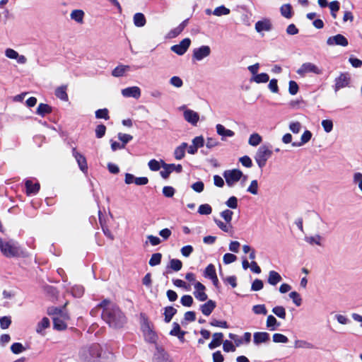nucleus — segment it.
Here are the masks:
<instances>
[{"instance_id": "1", "label": "nucleus", "mask_w": 362, "mask_h": 362, "mask_svg": "<svg viewBox=\"0 0 362 362\" xmlns=\"http://www.w3.org/2000/svg\"><path fill=\"white\" fill-rule=\"evenodd\" d=\"M103 309L101 317L110 327L119 328L126 322V317L119 307L107 299L103 300L97 305Z\"/></svg>"}, {"instance_id": "2", "label": "nucleus", "mask_w": 362, "mask_h": 362, "mask_svg": "<svg viewBox=\"0 0 362 362\" xmlns=\"http://www.w3.org/2000/svg\"><path fill=\"white\" fill-rule=\"evenodd\" d=\"M80 356L86 362H94L101 356V346L98 344H93L83 348L80 352Z\"/></svg>"}, {"instance_id": "3", "label": "nucleus", "mask_w": 362, "mask_h": 362, "mask_svg": "<svg viewBox=\"0 0 362 362\" xmlns=\"http://www.w3.org/2000/svg\"><path fill=\"white\" fill-rule=\"evenodd\" d=\"M0 249L1 252L8 257L17 256L20 253L18 243L13 240L3 241L0 238Z\"/></svg>"}, {"instance_id": "4", "label": "nucleus", "mask_w": 362, "mask_h": 362, "mask_svg": "<svg viewBox=\"0 0 362 362\" xmlns=\"http://www.w3.org/2000/svg\"><path fill=\"white\" fill-rule=\"evenodd\" d=\"M272 151L269 149V146L262 145L257 149L255 160L260 168L265 166L267 160L272 156Z\"/></svg>"}, {"instance_id": "5", "label": "nucleus", "mask_w": 362, "mask_h": 362, "mask_svg": "<svg viewBox=\"0 0 362 362\" xmlns=\"http://www.w3.org/2000/svg\"><path fill=\"white\" fill-rule=\"evenodd\" d=\"M223 176L228 187H233L243 176L244 177V180L247 178V176H244L242 171L238 169L225 170L223 173Z\"/></svg>"}, {"instance_id": "6", "label": "nucleus", "mask_w": 362, "mask_h": 362, "mask_svg": "<svg viewBox=\"0 0 362 362\" xmlns=\"http://www.w3.org/2000/svg\"><path fill=\"white\" fill-rule=\"evenodd\" d=\"M53 327L54 329L58 331H62L67 328V322L69 320V315L67 312L53 317Z\"/></svg>"}, {"instance_id": "7", "label": "nucleus", "mask_w": 362, "mask_h": 362, "mask_svg": "<svg viewBox=\"0 0 362 362\" xmlns=\"http://www.w3.org/2000/svg\"><path fill=\"white\" fill-rule=\"evenodd\" d=\"M141 330L145 340L149 343H156L158 337L156 332L153 330L150 323L147 320H144L141 324Z\"/></svg>"}, {"instance_id": "8", "label": "nucleus", "mask_w": 362, "mask_h": 362, "mask_svg": "<svg viewBox=\"0 0 362 362\" xmlns=\"http://www.w3.org/2000/svg\"><path fill=\"white\" fill-rule=\"evenodd\" d=\"M334 86V91L337 93L341 88L349 87L351 82V76L348 73H341L335 78Z\"/></svg>"}, {"instance_id": "9", "label": "nucleus", "mask_w": 362, "mask_h": 362, "mask_svg": "<svg viewBox=\"0 0 362 362\" xmlns=\"http://www.w3.org/2000/svg\"><path fill=\"white\" fill-rule=\"evenodd\" d=\"M250 71V78L249 79L250 83H265L269 81V76L266 73H259V69H249Z\"/></svg>"}, {"instance_id": "10", "label": "nucleus", "mask_w": 362, "mask_h": 362, "mask_svg": "<svg viewBox=\"0 0 362 362\" xmlns=\"http://www.w3.org/2000/svg\"><path fill=\"white\" fill-rule=\"evenodd\" d=\"M162 167L163 170L160 172V174L164 179H167L170 174L173 171L181 173L182 170V166L180 164H167L162 161Z\"/></svg>"}, {"instance_id": "11", "label": "nucleus", "mask_w": 362, "mask_h": 362, "mask_svg": "<svg viewBox=\"0 0 362 362\" xmlns=\"http://www.w3.org/2000/svg\"><path fill=\"white\" fill-rule=\"evenodd\" d=\"M191 45V40L188 37L183 39L179 44L174 45L170 49L177 55H183Z\"/></svg>"}, {"instance_id": "12", "label": "nucleus", "mask_w": 362, "mask_h": 362, "mask_svg": "<svg viewBox=\"0 0 362 362\" xmlns=\"http://www.w3.org/2000/svg\"><path fill=\"white\" fill-rule=\"evenodd\" d=\"M211 54V48L208 45H202L193 50L192 58L197 61H201Z\"/></svg>"}, {"instance_id": "13", "label": "nucleus", "mask_w": 362, "mask_h": 362, "mask_svg": "<svg viewBox=\"0 0 362 362\" xmlns=\"http://www.w3.org/2000/svg\"><path fill=\"white\" fill-rule=\"evenodd\" d=\"M327 44L328 45L346 47L349 45V41L343 35L337 34L336 35L329 37L327 40Z\"/></svg>"}, {"instance_id": "14", "label": "nucleus", "mask_w": 362, "mask_h": 362, "mask_svg": "<svg viewBox=\"0 0 362 362\" xmlns=\"http://www.w3.org/2000/svg\"><path fill=\"white\" fill-rule=\"evenodd\" d=\"M181 109L185 110L183 112L185 119L191 124L196 126L199 119V114L192 110L185 109V106L182 107Z\"/></svg>"}, {"instance_id": "15", "label": "nucleus", "mask_w": 362, "mask_h": 362, "mask_svg": "<svg viewBox=\"0 0 362 362\" xmlns=\"http://www.w3.org/2000/svg\"><path fill=\"white\" fill-rule=\"evenodd\" d=\"M194 297L199 300V301H205L208 298L207 294L205 293V286L202 283L197 281L194 285Z\"/></svg>"}, {"instance_id": "16", "label": "nucleus", "mask_w": 362, "mask_h": 362, "mask_svg": "<svg viewBox=\"0 0 362 362\" xmlns=\"http://www.w3.org/2000/svg\"><path fill=\"white\" fill-rule=\"evenodd\" d=\"M124 182L127 185L134 183L136 185H145L148 184V179L146 177H136L131 173H126Z\"/></svg>"}, {"instance_id": "17", "label": "nucleus", "mask_w": 362, "mask_h": 362, "mask_svg": "<svg viewBox=\"0 0 362 362\" xmlns=\"http://www.w3.org/2000/svg\"><path fill=\"white\" fill-rule=\"evenodd\" d=\"M72 154L75 158L80 170L85 173H87L88 165L84 156L78 152L75 148H74L72 150Z\"/></svg>"}, {"instance_id": "18", "label": "nucleus", "mask_w": 362, "mask_h": 362, "mask_svg": "<svg viewBox=\"0 0 362 362\" xmlns=\"http://www.w3.org/2000/svg\"><path fill=\"white\" fill-rule=\"evenodd\" d=\"M255 30L257 33L262 31H269L272 29V24L269 19L264 18L261 21H258L255 23Z\"/></svg>"}, {"instance_id": "19", "label": "nucleus", "mask_w": 362, "mask_h": 362, "mask_svg": "<svg viewBox=\"0 0 362 362\" xmlns=\"http://www.w3.org/2000/svg\"><path fill=\"white\" fill-rule=\"evenodd\" d=\"M122 94L124 97L126 98H139L141 95L140 88L137 86L129 87L123 89L122 90Z\"/></svg>"}, {"instance_id": "20", "label": "nucleus", "mask_w": 362, "mask_h": 362, "mask_svg": "<svg viewBox=\"0 0 362 362\" xmlns=\"http://www.w3.org/2000/svg\"><path fill=\"white\" fill-rule=\"evenodd\" d=\"M217 134L221 136V139L223 141L226 137H233L235 135V132L230 129H226L225 127L221 124H218L216 126Z\"/></svg>"}, {"instance_id": "21", "label": "nucleus", "mask_w": 362, "mask_h": 362, "mask_svg": "<svg viewBox=\"0 0 362 362\" xmlns=\"http://www.w3.org/2000/svg\"><path fill=\"white\" fill-rule=\"evenodd\" d=\"M216 306L215 301L209 300L206 303L201 305L200 309L204 315L209 316L213 312Z\"/></svg>"}, {"instance_id": "22", "label": "nucleus", "mask_w": 362, "mask_h": 362, "mask_svg": "<svg viewBox=\"0 0 362 362\" xmlns=\"http://www.w3.org/2000/svg\"><path fill=\"white\" fill-rule=\"evenodd\" d=\"M269 339V334L265 332H255L253 341L255 344L267 342Z\"/></svg>"}, {"instance_id": "23", "label": "nucleus", "mask_w": 362, "mask_h": 362, "mask_svg": "<svg viewBox=\"0 0 362 362\" xmlns=\"http://www.w3.org/2000/svg\"><path fill=\"white\" fill-rule=\"evenodd\" d=\"M223 334L221 332H216L213 334V339L209 344V348L210 349H214L218 347L223 341Z\"/></svg>"}, {"instance_id": "24", "label": "nucleus", "mask_w": 362, "mask_h": 362, "mask_svg": "<svg viewBox=\"0 0 362 362\" xmlns=\"http://www.w3.org/2000/svg\"><path fill=\"white\" fill-rule=\"evenodd\" d=\"M188 144L185 142L182 143L180 146H177L174 151V156L176 160H181L185 156V151Z\"/></svg>"}, {"instance_id": "25", "label": "nucleus", "mask_w": 362, "mask_h": 362, "mask_svg": "<svg viewBox=\"0 0 362 362\" xmlns=\"http://www.w3.org/2000/svg\"><path fill=\"white\" fill-rule=\"evenodd\" d=\"M50 325L49 320L45 317L40 321L36 326V332L42 336L45 334L44 330L48 328Z\"/></svg>"}, {"instance_id": "26", "label": "nucleus", "mask_w": 362, "mask_h": 362, "mask_svg": "<svg viewBox=\"0 0 362 362\" xmlns=\"http://www.w3.org/2000/svg\"><path fill=\"white\" fill-rule=\"evenodd\" d=\"M280 12L281 16L287 19L291 18L294 13L291 4H283L280 7Z\"/></svg>"}, {"instance_id": "27", "label": "nucleus", "mask_w": 362, "mask_h": 362, "mask_svg": "<svg viewBox=\"0 0 362 362\" xmlns=\"http://www.w3.org/2000/svg\"><path fill=\"white\" fill-rule=\"evenodd\" d=\"M281 276L276 271H270L267 279V282L272 286H276L281 281Z\"/></svg>"}, {"instance_id": "28", "label": "nucleus", "mask_w": 362, "mask_h": 362, "mask_svg": "<svg viewBox=\"0 0 362 362\" xmlns=\"http://www.w3.org/2000/svg\"><path fill=\"white\" fill-rule=\"evenodd\" d=\"M311 137H312V133L310 131L306 130L301 135L300 141V142H293L291 144V145L293 147L301 146L303 144L308 143L310 140Z\"/></svg>"}, {"instance_id": "29", "label": "nucleus", "mask_w": 362, "mask_h": 362, "mask_svg": "<svg viewBox=\"0 0 362 362\" xmlns=\"http://www.w3.org/2000/svg\"><path fill=\"white\" fill-rule=\"evenodd\" d=\"M134 24L136 27H143L146 25V19L144 13H136L134 16Z\"/></svg>"}, {"instance_id": "30", "label": "nucleus", "mask_w": 362, "mask_h": 362, "mask_svg": "<svg viewBox=\"0 0 362 362\" xmlns=\"http://www.w3.org/2000/svg\"><path fill=\"white\" fill-rule=\"evenodd\" d=\"M25 187L26 192L28 194H36L40 189V184L39 183H33L30 180H27L25 182Z\"/></svg>"}, {"instance_id": "31", "label": "nucleus", "mask_w": 362, "mask_h": 362, "mask_svg": "<svg viewBox=\"0 0 362 362\" xmlns=\"http://www.w3.org/2000/svg\"><path fill=\"white\" fill-rule=\"evenodd\" d=\"M305 240L306 243H308V244H310L311 245H316L318 246H322V237L321 235L317 234L313 236L305 237Z\"/></svg>"}, {"instance_id": "32", "label": "nucleus", "mask_w": 362, "mask_h": 362, "mask_svg": "<svg viewBox=\"0 0 362 362\" xmlns=\"http://www.w3.org/2000/svg\"><path fill=\"white\" fill-rule=\"evenodd\" d=\"M51 112V107L45 103H40L36 110V113L42 117H44L45 115L49 114Z\"/></svg>"}, {"instance_id": "33", "label": "nucleus", "mask_w": 362, "mask_h": 362, "mask_svg": "<svg viewBox=\"0 0 362 362\" xmlns=\"http://www.w3.org/2000/svg\"><path fill=\"white\" fill-rule=\"evenodd\" d=\"M177 310L172 307L168 306L165 308L164 315H165V322L168 323L171 321L173 317L176 314Z\"/></svg>"}, {"instance_id": "34", "label": "nucleus", "mask_w": 362, "mask_h": 362, "mask_svg": "<svg viewBox=\"0 0 362 362\" xmlns=\"http://www.w3.org/2000/svg\"><path fill=\"white\" fill-rule=\"evenodd\" d=\"M262 141V136L258 133H252L248 139V144L252 146H257Z\"/></svg>"}, {"instance_id": "35", "label": "nucleus", "mask_w": 362, "mask_h": 362, "mask_svg": "<svg viewBox=\"0 0 362 362\" xmlns=\"http://www.w3.org/2000/svg\"><path fill=\"white\" fill-rule=\"evenodd\" d=\"M214 222L216 223L217 226L223 232L230 233V232H231V230L233 229V226L230 224V223H227L226 222L223 223V221L216 219V218L214 219Z\"/></svg>"}, {"instance_id": "36", "label": "nucleus", "mask_w": 362, "mask_h": 362, "mask_svg": "<svg viewBox=\"0 0 362 362\" xmlns=\"http://www.w3.org/2000/svg\"><path fill=\"white\" fill-rule=\"evenodd\" d=\"M84 16V12L80 9H76L72 11L71 13V19L74 20L77 23H82Z\"/></svg>"}, {"instance_id": "37", "label": "nucleus", "mask_w": 362, "mask_h": 362, "mask_svg": "<svg viewBox=\"0 0 362 362\" xmlns=\"http://www.w3.org/2000/svg\"><path fill=\"white\" fill-rule=\"evenodd\" d=\"M66 86H61L57 88L55 91L56 96L64 101L68 100V95L66 93Z\"/></svg>"}, {"instance_id": "38", "label": "nucleus", "mask_w": 362, "mask_h": 362, "mask_svg": "<svg viewBox=\"0 0 362 362\" xmlns=\"http://www.w3.org/2000/svg\"><path fill=\"white\" fill-rule=\"evenodd\" d=\"M280 323L277 322L276 319L273 315H269L267 319V327L272 331L275 330L276 327H279Z\"/></svg>"}, {"instance_id": "39", "label": "nucleus", "mask_w": 362, "mask_h": 362, "mask_svg": "<svg viewBox=\"0 0 362 362\" xmlns=\"http://www.w3.org/2000/svg\"><path fill=\"white\" fill-rule=\"evenodd\" d=\"M230 12V9L226 8L224 5L219 6L216 7L214 11L213 14L216 16H221L223 15H228Z\"/></svg>"}, {"instance_id": "40", "label": "nucleus", "mask_w": 362, "mask_h": 362, "mask_svg": "<svg viewBox=\"0 0 362 362\" xmlns=\"http://www.w3.org/2000/svg\"><path fill=\"white\" fill-rule=\"evenodd\" d=\"M204 276L206 278L211 279L216 276V269L214 264H209L205 269Z\"/></svg>"}, {"instance_id": "41", "label": "nucleus", "mask_w": 362, "mask_h": 362, "mask_svg": "<svg viewBox=\"0 0 362 362\" xmlns=\"http://www.w3.org/2000/svg\"><path fill=\"white\" fill-rule=\"evenodd\" d=\"M161 259H162L161 253H159V252L154 253L151 255V257L148 263H149L150 266L155 267L156 265H158L160 263Z\"/></svg>"}, {"instance_id": "42", "label": "nucleus", "mask_w": 362, "mask_h": 362, "mask_svg": "<svg viewBox=\"0 0 362 362\" xmlns=\"http://www.w3.org/2000/svg\"><path fill=\"white\" fill-rule=\"evenodd\" d=\"M272 313L281 319L284 320L286 318V310L283 306H276L273 308Z\"/></svg>"}, {"instance_id": "43", "label": "nucleus", "mask_w": 362, "mask_h": 362, "mask_svg": "<svg viewBox=\"0 0 362 362\" xmlns=\"http://www.w3.org/2000/svg\"><path fill=\"white\" fill-rule=\"evenodd\" d=\"M182 263L180 259H172L170 261L169 267L175 272H178L182 269Z\"/></svg>"}, {"instance_id": "44", "label": "nucleus", "mask_w": 362, "mask_h": 362, "mask_svg": "<svg viewBox=\"0 0 362 362\" xmlns=\"http://www.w3.org/2000/svg\"><path fill=\"white\" fill-rule=\"evenodd\" d=\"M212 212L211 206L208 204H201L198 209V213L201 215H209Z\"/></svg>"}, {"instance_id": "45", "label": "nucleus", "mask_w": 362, "mask_h": 362, "mask_svg": "<svg viewBox=\"0 0 362 362\" xmlns=\"http://www.w3.org/2000/svg\"><path fill=\"white\" fill-rule=\"evenodd\" d=\"M353 183L357 185L359 190L362 192V173L357 172L353 175Z\"/></svg>"}, {"instance_id": "46", "label": "nucleus", "mask_w": 362, "mask_h": 362, "mask_svg": "<svg viewBox=\"0 0 362 362\" xmlns=\"http://www.w3.org/2000/svg\"><path fill=\"white\" fill-rule=\"evenodd\" d=\"M258 187L259 185L257 180H252L250 185L247 189V192L252 194L256 195L258 194Z\"/></svg>"}, {"instance_id": "47", "label": "nucleus", "mask_w": 362, "mask_h": 362, "mask_svg": "<svg viewBox=\"0 0 362 362\" xmlns=\"http://www.w3.org/2000/svg\"><path fill=\"white\" fill-rule=\"evenodd\" d=\"M66 312L64 308H59L56 307L49 308L47 310V314L50 316L55 317Z\"/></svg>"}, {"instance_id": "48", "label": "nucleus", "mask_w": 362, "mask_h": 362, "mask_svg": "<svg viewBox=\"0 0 362 362\" xmlns=\"http://www.w3.org/2000/svg\"><path fill=\"white\" fill-rule=\"evenodd\" d=\"M252 311L256 315H267V310L264 304L256 305L252 307Z\"/></svg>"}, {"instance_id": "49", "label": "nucleus", "mask_w": 362, "mask_h": 362, "mask_svg": "<svg viewBox=\"0 0 362 362\" xmlns=\"http://www.w3.org/2000/svg\"><path fill=\"white\" fill-rule=\"evenodd\" d=\"M289 297L292 299L296 306H300L302 303V298L298 293L292 291L289 293Z\"/></svg>"}, {"instance_id": "50", "label": "nucleus", "mask_w": 362, "mask_h": 362, "mask_svg": "<svg viewBox=\"0 0 362 362\" xmlns=\"http://www.w3.org/2000/svg\"><path fill=\"white\" fill-rule=\"evenodd\" d=\"M11 351L15 354H18L25 351V348L21 343H13L11 346Z\"/></svg>"}, {"instance_id": "51", "label": "nucleus", "mask_w": 362, "mask_h": 362, "mask_svg": "<svg viewBox=\"0 0 362 362\" xmlns=\"http://www.w3.org/2000/svg\"><path fill=\"white\" fill-rule=\"evenodd\" d=\"M296 348L312 349L313 344L304 340H296L294 344Z\"/></svg>"}, {"instance_id": "52", "label": "nucleus", "mask_w": 362, "mask_h": 362, "mask_svg": "<svg viewBox=\"0 0 362 362\" xmlns=\"http://www.w3.org/2000/svg\"><path fill=\"white\" fill-rule=\"evenodd\" d=\"M299 90L298 85L294 81H290L288 83V92L291 95H295L298 93Z\"/></svg>"}, {"instance_id": "53", "label": "nucleus", "mask_w": 362, "mask_h": 362, "mask_svg": "<svg viewBox=\"0 0 362 362\" xmlns=\"http://www.w3.org/2000/svg\"><path fill=\"white\" fill-rule=\"evenodd\" d=\"M233 212L229 209H226L221 213V216L227 223H230L232 221Z\"/></svg>"}, {"instance_id": "54", "label": "nucleus", "mask_w": 362, "mask_h": 362, "mask_svg": "<svg viewBox=\"0 0 362 362\" xmlns=\"http://www.w3.org/2000/svg\"><path fill=\"white\" fill-rule=\"evenodd\" d=\"M322 126L326 133H329L332 131L333 122L331 119H323L322 121Z\"/></svg>"}, {"instance_id": "55", "label": "nucleus", "mask_w": 362, "mask_h": 362, "mask_svg": "<svg viewBox=\"0 0 362 362\" xmlns=\"http://www.w3.org/2000/svg\"><path fill=\"white\" fill-rule=\"evenodd\" d=\"M273 341L275 343H287L288 339L282 334L276 333L273 335Z\"/></svg>"}, {"instance_id": "56", "label": "nucleus", "mask_w": 362, "mask_h": 362, "mask_svg": "<svg viewBox=\"0 0 362 362\" xmlns=\"http://www.w3.org/2000/svg\"><path fill=\"white\" fill-rule=\"evenodd\" d=\"M95 117L98 119H108L109 115H108V110L106 108L104 109H99L95 111Z\"/></svg>"}, {"instance_id": "57", "label": "nucleus", "mask_w": 362, "mask_h": 362, "mask_svg": "<svg viewBox=\"0 0 362 362\" xmlns=\"http://www.w3.org/2000/svg\"><path fill=\"white\" fill-rule=\"evenodd\" d=\"M302 125L299 122H291L289 124V129L293 133V134H298L301 130Z\"/></svg>"}, {"instance_id": "58", "label": "nucleus", "mask_w": 362, "mask_h": 362, "mask_svg": "<svg viewBox=\"0 0 362 362\" xmlns=\"http://www.w3.org/2000/svg\"><path fill=\"white\" fill-rule=\"evenodd\" d=\"M193 298L189 295H185L181 298L180 302L182 305L190 307L193 303Z\"/></svg>"}, {"instance_id": "59", "label": "nucleus", "mask_w": 362, "mask_h": 362, "mask_svg": "<svg viewBox=\"0 0 362 362\" xmlns=\"http://www.w3.org/2000/svg\"><path fill=\"white\" fill-rule=\"evenodd\" d=\"M237 259V257L231 253H226L223 255V261L224 264H228L234 262Z\"/></svg>"}, {"instance_id": "60", "label": "nucleus", "mask_w": 362, "mask_h": 362, "mask_svg": "<svg viewBox=\"0 0 362 362\" xmlns=\"http://www.w3.org/2000/svg\"><path fill=\"white\" fill-rule=\"evenodd\" d=\"M263 286H264L263 281L260 279H257L252 282V286H251V289H252V291H260L261 289H262Z\"/></svg>"}, {"instance_id": "61", "label": "nucleus", "mask_w": 362, "mask_h": 362, "mask_svg": "<svg viewBox=\"0 0 362 362\" xmlns=\"http://www.w3.org/2000/svg\"><path fill=\"white\" fill-rule=\"evenodd\" d=\"M223 349L224 351L229 352L232 351L234 352L235 351V347L233 344V343L230 341L226 340L223 342Z\"/></svg>"}, {"instance_id": "62", "label": "nucleus", "mask_w": 362, "mask_h": 362, "mask_svg": "<svg viewBox=\"0 0 362 362\" xmlns=\"http://www.w3.org/2000/svg\"><path fill=\"white\" fill-rule=\"evenodd\" d=\"M269 85L268 88L271 90V92L274 93H279V86L277 84V80L275 78H273L270 81H269Z\"/></svg>"}, {"instance_id": "63", "label": "nucleus", "mask_w": 362, "mask_h": 362, "mask_svg": "<svg viewBox=\"0 0 362 362\" xmlns=\"http://www.w3.org/2000/svg\"><path fill=\"white\" fill-rule=\"evenodd\" d=\"M106 132V127L103 124H99L96 127L95 129V135L96 137L98 139L102 138L105 134Z\"/></svg>"}, {"instance_id": "64", "label": "nucleus", "mask_w": 362, "mask_h": 362, "mask_svg": "<svg viewBox=\"0 0 362 362\" xmlns=\"http://www.w3.org/2000/svg\"><path fill=\"white\" fill-rule=\"evenodd\" d=\"M349 62H350L351 66L354 68H358L362 66V60L354 57L353 55H351L349 57Z\"/></svg>"}]
</instances>
